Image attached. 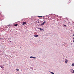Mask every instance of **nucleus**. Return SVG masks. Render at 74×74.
<instances>
[{"instance_id": "nucleus-1", "label": "nucleus", "mask_w": 74, "mask_h": 74, "mask_svg": "<svg viewBox=\"0 0 74 74\" xmlns=\"http://www.w3.org/2000/svg\"><path fill=\"white\" fill-rule=\"evenodd\" d=\"M45 23H46L45 21L43 23H42L40 24V26H43V25L44 24H45Z\"/></svg>"}, {"instance_id": "nucleus-2", "label": "nucleus", "mask_w": 74, "mask_h": 74, "mask_svg": "<svg viewBox=\"0 0 74 74\" xmlns=\"http://www.w3.org/2000/svg\"><path fill=\"white\" fill-rule=\"evenodd\" d=\"M22 23L23 25H25V24H26L27 23H26V22H23Z\"/></svg>"}, {"instance_id": "nucleus-3", "label": "nucleus", "mask_w": 74, "mask_h": 74, "mask_svg": "<svg viewBox=\"0 0 74 74\" xmlns=\"http://www.w3.org/2000/svg\"><path fill=\"white\" fill-rule=\"evenodd\" d=\"M30 58H32L33 59H36V58L32 56L30 57Z\"/></svg>"}, {"instance_id": "nucleus-4", "label": "nucleus", "mask_w": 74, "mask_h": 74, "mask_svg": "<svg viewBox=\"0 0 74 74\" xmlns=\"http://www.w3.org/2000/svg\"><path fill=\"white\" fill-rule=\"evenodd\" d=\"M68 62V60H67L65 59V63H67Z\"/></svg>"}, {"instance_id": "nucleus-5", "label": "nucleus", "mask_w": 74, "mask_h": 74, "mask_svg": "<svg viewBox=\"0 0 74 74\" xmlns=\"http://www.w3.org/2000/svg\"><path fill=\"white\" fill-rule=\"evenodd\" d=\"M71 72H72V73H74V70H73L72 69Z\"/></svg>"}, {"instance_id": "nucleus-6", "label": "nucleus", "mask_w": 74, "mask_h": 74, "mask_svg": "<svg viewBox=\"0 0 74 74\" xmlns=\"http://www.w3.org/2000/svg\"><path fill=\"white\" fill-rule=\"evenodd\" d=\"M38 35H34V37H38Z\"/></svg>"}, {"instance_id": "nucleus-7", "label": "nucleus", "mask_w": 74, "mask_h": 74, "mask_svg": "<svg viewBox=\"0 0 74 74\" xmlns=\"http://www.w3.org/2000/svg\"><path fill=\"white\" fill-rule=\"evenodd\" d=\"M14 26H18V24H14Z\"/></svg>"}, {"instance_id": "nucleus-8", "label": "nucleus", "mask_w": 74, "mask_h": 74, "mask_svg": "<svg viewBox=\"0 0 74 74\" xmlns=\"http://www.w3.org/2000/svg\"><path fill=\"white\" fill-rule=\"evenodd\" d=\"M37 17H39V19H42V18H40V17H42V16H38Z\"/></svg>"}, {"instance_id": "nucleus-9", "label": "nucleus", "mask_w": 74, "mask_h": 74, "mask_svg": "<svg viewBox=\"0 0 74 74\" xmlns=\"http://www.w3.org/2000/svg\"><path fill=\"white\" fill-rule=\"evenodd\" d=\"M71 66H74V63H73V64H72Z\"/></svg>"}, {"instance_id": "nucleus-10", "label": "nucleus", "mask_w": 74, "mask_h": 74, "mask_svg": "<svg viewBox=\"0 0 74 74\" xmlns=\"http://www.w3.org/2000/svg\"><path fill=\"white\" fill-rule=\"evenodd\" d=\"M16 70H17V71H19V69H16Z\"/></svg>"}, {"instance_id": "nucleus-11", "label": "nucleus", "mask_w": 74, "mask_h": 74, "mask_svg": "<svg viewBox=\"0 0 74 74\" xmlns=\"http://www.w3.org/2000/svg\"><path fill=\"white\" fill-rule=\"evenodd\" d=\"M51 73L52 74H54V73L52 72H51Z\"/></svg>"}, {"instance_id": "nucleus-12", "label": "nucleus", "mask_w": 74, "mask_h": 74, "mask_svg": "<svg viewBox=\"0 0 74 74\" xmlns=\"http://www.w3.org/2000/svg\"><path fill=\"white\" fill-rule=\"evenodd\" d=\"M39 29H40V30H42V29L41 28H39Z\"/></svg>"}, {"instance_id": "nucleus-13", "label": "nucleus", "mask_w": 74, "mask_h": 74, "mask_svg": "<svg viewBox=\"0 0 74 74\" xmlns=\"http://www.w3.org/2000/svg\"><path fill=\"white\" fill-rule=\"evenodd\" d=\"M39 21H37V23H39Z\"/></svg>"}, {"instance_id": "nucleus-14", "label": "nucleus", "mask_w": 74, "mask_h": 74, "mask_svg": "<svg viewBox=\"0 0 74 74\" xmlns=\"http://www.w3.org/2000/svg\"><path fill=\"white\" fill-rule=\"evenodd\" d=\"M73 40H74V38H73ZM73 42H74V40H73Z\"/></svg>"}, {"instance_id": "nucleus-15", "label": "nucleus", "mask_w": 74, "mask_h": 74, "mask_svg": "<svg viewBox=\"0 0 74 74\" xmlns=\"http://www.w3.org/2000/svg\"><path fill=\"white\" fill-rule=\"evenodd\" d=\"M64 26L65 27H66V25H65L64 24Z\"/></svg>"}, {"instance_id": "nucleus-16", "label": "nucleus", "mask_w": 74, "mask_h": 74, "mask_svg": "<svg viewBox=\"0 0 74 74\" xmlns=\"http://www.w3.org/2000/svg\"><path fill=\"white\" fill-rule=\"evenodd\" d=\"M73 36H74V34H73Z\"/></svg>"}, {"instance_id": "nucleus-17", "label": "nucleus", "mask_w": 74, "mask_h": 74, "mask_svg": "<svg viewBox=\"0 0 74 74\" xmlns=\"http://www.w3.org/2000/svg\"><path fill=\"white\" fill-rule=\"evenodd\" d=\"M8 26H10V25H8Z\"/></svg>"}, {"instance_id": "nucleus-18", "label": "nucleus", "mask_w": 74, "mask_h": 74, "mask_svg": "<svg viewBox=\"0 0 74 74\" xmlns=\"http://www.w3.org/2000/svg\"><path fill=\"white\" fill-rule=\"evenodd\" d=\"M42 30H43V31H44V29H42Z\"/></svg>"}]
</instances>
